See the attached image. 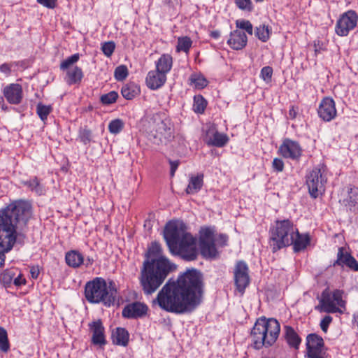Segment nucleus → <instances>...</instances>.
<instances>
[{
  "label": "nucleus",
  "instance_id": "17",
  "mask_svg": "<svg viewBox=\"0 0 358 358\" xmlns=\"http://www.w3.org/2000/svg\"><path fill=\"white\" fill-rule=\"evenodd\" d=\"M148 311L146 304L135 301L128 303L122 311V317L127 319H138L145 316Z\"/></svg>",
  "mask_w": 358,
  "mask_h": 358
},
{
  "label": "nucleus",
  "instance_id": "18",
  "mask_svg": "<svg viewBox=\"0 0 358 358\" xmlns=\"http://www.w3.org/2000/svg\"><path fill=\"white\" fill-rule=\"evenodd\" d=\"M333 266H346L354 271H358V262L343 247L338 248L337 259L333 263Z\"/></svg>",
  "mask_w": 358,
  "mask_h": 358
},
{
  "label": "nucleus",
  "instance_id": "29",
  "mask_svg": "<svg viewBox=\"0 0 358 358\" xmlns=\"http://www.w3.org/2000/svg\"><path fill=\"white\" fill-rule=\"evenodd\" d=\"M22 184L37 195L41 196L45 193V187L40 182L37 177H34L29 180L23 181Z\"/></svg>",
  "mask_w": 358,
  "mask_h": 358
},
{
  "label": "nucleus",
  "instance_id": "32",
  "mask_svg": "<svg viewBox=\"0 0 358 358\" xmlns=\"http://www.w3.org/2000/svg\"><path fill=\"white\" fill-rule=\"evenodd\" d=\"M189 81L191 85L199 90L203 89L208 83L206 78L201 73H198L191 74Z\"/></svg>",
  "mask_w": 358,
  "mask_h": 358
},
{
  "label": "nucleus",
  "instance_id": "45",
  "mask_svg": "<svg viewBox=\"0 0 358 358\" xmlns=\"http://www.w3.org/2000/svg\"><path fill=\"white\" fill-rule=\"evenodd\" d=\"M234 2L241 10L251 12L254 10V5L251 0H234Z\"/></svg>",
  "mask_w": 358,
  "mask_h": 358
},
{
  "label": "nucleus",
  "instance_id": "59",
  "mask_svg": "<svg viewBox=\"0 0 358 358\" xmlns=\"http://www.w3.org/2000/svg\"><path fill=\"white\" fill-rule=\"evenodd\" d=\"M297 111L294 106H292L289 110V115L290 118L294 119L296 117Z\"/></svg>",
  "mask_w": 358,
  "mask_h": 358
},
{
  "label": "nucleus",
  "instance_id": "19",
  "mask_svg": "<svg viewBox=\"0 0 358 358\" xmlns=\"http://www.w3.org/2000/svg\"><path fill=\"white\" fill-rule=\"evenodd\" d=\"M89 329L92 334V343L102 347L106 344L105 329L101 320L89 324Z\"/></svg>",
  "mask_w": 358,
  "mask_h": 358
},
{
  "label": "nucleus",
  "instance_id": "11",
  "mask_svg": "<svg viewBox=\"0 0 358 358\" xmlns=\"http://www.w3.org/2000/svg\"><path fill=\"white\" fill-rule=\"evenodd\" d=\"M215 229L214 227H201L199 231V248L201 255L206 259L215 258L218 254L215 243Z\"/></svg>",
  "mask_w": 358,
  "mask_h": 358
},
{
  "label": "nucleus",
  "instance_id": "56",
  "mask_svg": "<svg viewBox=\"0 0 358 358\" xmlns=\"http://www.w3.org/2000/svg\"><path fill=\"white\" fill-rule=\"evenodd\" d=\"M227 240H228V237L227 235L225 234H220L219 235V238H218V241H219V244L221 245V246H224L227 245Z\"/></svg>",
  "mask_w": 358,
  "mask_h": 358
},
{
  "label": "nucleus",
  "instance_id": "12",
  "mask_svg": "<svg viewBox=\"0 0 358 358\" xmlns=\"http://www.w3.org/2000/svg\"><path fill=\"white\" fill-rule=\"evenodd\" d=\"M234 280L236 289L243 294L247 287L250 285L249 268L244 261H238L234 268Z\"/></svg>",
  "mask_w": 358,
  "mask_h": 358
},
{
  "label": "nucleus",
  "instance_id": "30",
  "mask_svg": "<svg viewBox=\"0 0 358 358\" xmlns=\"http://www.w3.org/2000/svg\"><path fill=\"white\" fill-rule=\"evenodd\" d=\"M140 93L139 87L134 83H128L124 85L121 90L122 96L127 99L131 100Z\"/></svg>",
  "mask_w": 358,
  "mask_h": 358
},
{
  "label": "nucleus",
  "instance_id": "43",
  "mask_svg": "<svg viewBox=\"0 0 358 358\" xmlns=\"http://www.w3.org/2000/svg\"><path fill=\"white\" fill-rule=\"evenodd\" d=\"M255 35L262 42H266L269 38V29L268 26L261 25L256 28Z\"/></svg>",
  "mask_w": 358,
  "mask_h": 358
},
{
  "label": "nucleus",
  "instance_id": "25",
  "mask_svg": "<svg viewBox=\"0 0 358 358\" xmlns=\"http://www.w3.org/2000/svg\"><path fill=\"white\" fill-rule=\"evenodd\" d=\"M65 261L70 267L78 268L84 262V256L78 250H70L66 253Z\"/></svg>",
  "mask_w": 358,
  "mask_h": 358
},
{
  "label": "nucleus",
  "instance_id": "22",
  "mask_svg": "<svg viewBox=\"0 0 358 358\" xmlns=\"http://www.w3.org/2000/svg\"><path fill=\"white\" fill-rule=\"evenodd\" d=\"M248 42V38L243 30L236 29L231 32L229 38L227 41L229 45L234 50H242Z\"/></svg>",
  "mask_w": 358,
  "mask_h": 358
},
{
  "label": "nucleus",
  "instance_id": "14",
  "mask_svg": "<svg viewBox=\"0 0 358 358\" xmlns=\"http://www.w3.org/2000/svg\"><path fill=\"white\" fill-rule=\"evenodd\" d=\"M324 346V343L320 336L316 334H310L307 336L306 350L308 358H326Z\"/></svg>",
  "mask_w": 358,
  "mask_h": 358
},
{
  "label": "nucleus",
  "instance_id": "3",
  "mask_svg": "<svg viewBox=\"0 0 358 358\" xmlns=\"http://www.w3.org/2000/svg\"><path fill=\"white\" fill-rule=\"evenodd\" d=\"M164 238L170 252L187 261L196 259L198 252L196 238L185 230L182 222H169L164 230Z\"/></svg>",
  "mask_w": 358,
  "mask_h": 358
},
{
  "label": "nucleus",
  "instance_id": "61",
  "mask_svg": "<svg viewBox=\"0 0 358 358\" xmlns=\"http://www.w3.org/2000/svg\"><path fill=\"white\" fill-rule=\"evenodd\" d=\"M354 323L358 327V313L354 315Z\"/></svg>",
  "mask_w": 358,
  "mask_h": 358
},
{
  "label": "nucleus",
  "instance_id": "9",
  "mask_svg": "<svg viewBox=\"0 0 358 358\" xmlns=\"http://www.w3.org/2000/svg\"><path fill=\"white\" fill-rule=\"evenodd\" d=\"M327 182V168L324 164H318L314 167L306 176V185L310 195L317 198L325 191V185Z\"/></svg>",
  "mask_w": 358,
  "mask_h": 358
},
{
  "label": "nucleus",
  "instance_id": "6",
  "mask_svg": "<svg viewBox=\"0 0 358 358\" xmlns=\"http://www.w3.org/2000/svg\"><path fill=\"white\" fill-rule=\"evenodd\" d=\"M145 130L153 144L166 145L174 138V129L170 119L164 114L155 113L148 117Z\"/></svg>",
  "mask_w": 358,
  "mask_h": 358
},
{
  "label": "nucleus",
  "instance_id": "52",
  "mask_svg": "<svg viewBox=\"0 0 358 358\" xmlns=\"http://www.w3.org/2000/svg\"><path fill=\"white\" fill-rule=\"evenodd\" d=\"M272 168L275 171L282 172L284 169V162L280 158H275L272 162Z\"/></svg>",
  "mask_w": 358,
  "mask_h": 358
},
{
  "label": "nucleus",
  "instance_id": "33",
  "mask_svg": "<svg viewBox=\"0 0 358 358\" xmlns=\"http://www.w3.org/2000/svg\"><path fill=\"white\" fill-rule=\"evenodd\" d=\"M67 83L69 85H74L79 83L81 81L83 77V73L80 67L75 66L73 69L67 71Z\"/></svg>",
  "mask_w": 358,
  "mask_h": 358
},
{
  "label": "nucleus",
  "instance_id": "49",
  "mask_svg": "<svg viewBox=\"0 0 358 358\" xmlns=\"http://www.w3.org/2000/svg\"><path fill=\"white\" fill-rule=\"evenodd\" d=\"M162 250V249L161 245L159 243L152 242L151 244V246L149 248V253L150 255L155 257H156L155 259H157L159 257H162L161 255Z\"/></svg>",
  "mask_w": 358,
  "mask_h": 358
},
{
  "label": "nucleus",
  "instance_id": "57",
  "mask_svg": "<svg viewBox=\"0 0 358 358\" xmlns=\"http://www.w3.org/2000/svg\"><path fill=\"white\" fill-rule=\"evenodd\" d=\"M0 71L5 74H9L10 73V67L8 64H3L0 66Z\"/></svg>",
  "mask_w": 358,
  "mask_h": 358
},
{
  "label": "nucleus",
  "instance_id": "31",
  "mask_svg": "<svg viewBox=\"0 0 358 358\" xmlns=\"http://www.w3.org/2000/svg\"><path fill=\"white\" fill-rule=\"evenodd\" d=\"M228 141L229 138L226 134L215 131L207 141V144L222 148L227 143Z\"/></svg>",
  "mask_w": 358,
  "mask_h": 358
},
{
  "label": "nucleus",
  "instance_id": "48",
  "mask_svg": "<svg viewBox=\"0 0 358 358\" xmlns=\"http://www.w3.org/2000/svg\"><path fill=\"white\" fill-rule=\"evenodd\" d=\"M115 48V44L113 41L105 42L102 44L101 50L108 57H110Z\"/></svg>",
  "mask_w": 358,
  "mask_h": 358
},
{
  "label": "nucleus",
  "instance_id": "16",
  "mask_svg": "<svg viewBox=\"0 0 358 358\" xmlns=\"http://www.w3.org/2000/svg\"><path fill=\"white\" fill-rule=\"evenodd\" d=\"M317 113L324 122H330L334 120L337 114L334 99L329 96L323 98L320 103Z\"/></svg>",
  "mask_w": 358,
  "mask_h": 358
},
{
  "label": "nucleus",
  "instance_id": "58",
  "mask_svg": "<svg viewBox=\"0 0 358 358\" xmlns=\"http://www.w3.org/2000/svg\"><path fill=\"white\" fill-rule=\"evenodd\" d=\"M31 275L33 278L36 279L39 275V270L38 268H31Z\"/></svg>",
  "mask_w": 358,
  "mask_h": 358
},
{
  "label": "nucleus",
  "instance_id": "5",
  "mask_svg": "<svg viewBox=\"0 0 358 358\" xmlns=\"http://www.w3.org/2000/svg\"><path fill=\"white\" fill-rule=\"evenodd\" d=\"M117 289L113 280L107 284L105 279L96 277L85 286V296L90 303H103L106 307L113 306L117 299Z\"/></svg>",
  "mask_w": 358,
  "mask_h": 358
},
{
  "label": "nucleus",
  "instance_id": "47",
  "mask_svg": "<svg viewBox=\"0 0 358 358\" xmlns=\"http://www.w3.org/2000/svg\"><path fill=\"white\" fill-rule=\"evenodd\" d=\"M236 27L238 28H239L240 30L241 29L245 30L250 35L252 34V31H253L252 24L248 20H237L236 21Z\"/></svg>",
  "mask_w": 358,
  "mask_h": 358
},
{
  "label": "nucleus",
  "instance_id": "51",
  "mask_svg": "<svg viewBox=\"0 0 358 358\" xmlns=\"http://www.w3.org/2000/svg\"><path fill=\"white\" fill-rule=\"evenodd\" d=\"M332 322V317L330 315L324 316L320 324L321 329L324 332H327L329 324Z\"/></svg>",
  "mask_w": 358,
  "mask_h": 358
},
{
  "label": "nucleus",
  "instance_id": "15",
  "mask_svg": "<svg viewBox=\"0 0 358 358\" xmlns=\"http://www.w3.org/2000/svg\"><path fill=\"white\" fill-rule=\"evenodd\" d=\"M278 152L284 158L297 161L302 155V148L297 141L285 138L280 145Z\"/></svg>",
  "mask_w": 358,
  "mask_h": 358
},
{
  "label": "nucleus",
  "instance_id": "8",
  "mask_svg": "<svg viewBox=\"0 0 358 358\" xmlns=\"http://www.w3.org/2000/svg\"><path fill=\"white\" fill-rule=\"evenodd\" d=\"M297 228L289 219L276 220L269 230V245L273 252L292 245Z\"/></svg>",
  "mask_w": 358,
  "mask_h": 358
},
{
  "label": "nucleus",
  "instance_id": "55",
  "mask_svg": "<svg viewBox=\"0 0 358 358\" xmlns=\"http://www.w3.org/2000/svg\"><path fill=\"white\" fill-rule=\"evenodd\" d=\"M169 162L171 166L170 175L171 177H173L175 175V172L176 171L180 164V162L178 160L172 161L171 159H169Z\"/></svg>",
  "mask_w": 358,
  "mask_h": 358
},
{
  "label": "nucleus",
  "instance_id": "46",
  "mask_svg": "<svg viewBox=\"0 0 358 358\" xmlns=\"http://www.w3.org/2000/svg\"><path fill=\"white\" fill-rule=\"evenodd\" d=\"M80 58L79 54L76 53L74 55H72L71 56L69 57L66 59H64L63 62H62L60 64V69L62 71H65L68 69L71 65L75 64L78 61Z\"/></svg>",
  "mask_w": 358,
  "mask_h": 358
},
{
  "label": "nucleus",
  "instance_id": "39",
  "mask_svg": "<svg viewBox=\"0 0 358 358\" xmlns=\"http://www.w3.org/2000/svg\"><path fill=\"white\" fill-rule=\"evenodd\" d=\"M192 44V41L189 37L185 36L179 38L178 40V45L176 46L177 52L182 51L187 52L189 50Z\"/></svg>",
  "mask_w": 358,
  "mask_h": 358
},
{
  "label": "nucleus",
  "instance_id": "62",
  "mask_svg": "<svg viewBox=\"0 0 358 358\" xmlns=\"http://www.w3.org/2000/svg\"><path fill=\"white\" fill-rule=\"evenodd\" d=\"M87 266H88L89 264H92L93 262V260L91 259L90 258H87Z\"/></svg>",
  "mask_w": 358,
  "mask_h": 358
},
{
  "label": "nucleus",
  "instance_id": "44",
  "mask_svg": "<svg viewBox=\"0 0 358 358\" xmlns=\"http://www.w3.org/2000/svg\"><path fill=\"white\" fill-rule=\"evenodd\" d=\"M128 76V69L125 65H120L116 67L114 72V77L117 81L124 80Z\"/></svg>",
  "mask_w": 358,
  "mask_h": 358
},
{
  "label": "nucleus",
  "instance_id": "37",
  "mask_svg": "<svg viewBox=\"0 0 358 358\" xmlns=\"http://www.w3.org/2000/svg\"><path fill=\"white\" fill-rule=\"evenodd\" d=\"M52 111V107L50 105H44L42 103H38L36 106V113L40 119L45 122L48 116Z\"/></svg>",
  "mask_w": 358,
  "mask_h": 358
},
{
  "label": "nucleus",
  "instance_id": "41",
  "mask_svg": "<svg viewBox=\"0 0 358 358\" xmlns=\"http://www.w3.org/2000/svg\"><path fill=\"white\" fill-rule=\"evenodd\" d=\"M124 122L120 119L111 120L108 124V130L113 134H119L124 128Z\"/></svg>",
  "mask_w": 358,
  "mask_h": 358
},
{
  "label": "nucleus",
  "instance_id": "10",
  "mask_svg": "<svg viewBox=\"0 0 358 358\" xmlns=\"http://www.w3.org/2000/svg\"><path fill=\"white\" fill-rule=\"evenodd\" d=\"M343 292L336 289L331 292L325 289L321 294L319 304L315 306V310L320 313H341L338 306L344 307L345 301L342 299Z\"/></svg>",
  "mask_w": 358,
  "mask_h": 358
},
{
  "label": "nucleus",
  "instance_id": "21",
  "mask_svg": "<svg viewBox=\"0 0 358 358\" xmlns=\"http://www.w3.org/2000/svg\"><path fill=\"white\" fill-rule=\"evenodd\" d=\"M166 81V76L157 70L150 71L145 78L148 87L152 90L162 87Z\"/></svg>",
  "mask_w": 358,
  "mask_h": 358
},
{
  "label": "nucleus",
  "instance_id": "7",
  "mask_svg": "<svg viewBox=\"0 0 358 358\" xmlns=\"http://www.w3.org/2000/svg\"><path fill=\"white\" fill-rule=\"evenodd\" d=\"M280 331L278 321L274 318H258L251 330L250 338L256 349L262 346H271L277 340Z\"/></svg>",
  "mask_w": 358,
  "mask_h": 358
},
{
  "label": "nucleus",
  "instance_id": "63",
  "mask_svg": "<svg viewBox=\"0 0 358 358\" xmlns=\"http://www.w3.org/2000/svg\"><path fill=\"white\" fill-rule=\"evenodd\" d=\"M315 52H316V53H317V52H320V47H318V48H317V47L316 43H315Z\"/></svg>",
  "mask_w": 358,
  "mask_h": 358
},
{
  "label": "nucleus",
  "instance_id": "23",
  "mask_svg": "<svg viewBox=\"0 0 358 358\" xmlns=\"http://www.w3.org/2000/svg\"><path fill=\"white\" fill-rule=\"evenodd\" d=\"M310 238L308 234H300L297 229V232L293 237L292 245L294 252H301L306 248L310 244Z\"/></svg>",
  "mask_w": 358,
  "mask_h": 358
},
{
  "label": "nucleus",
  "instance_id": "40",
  "mask_svg": "<svg viewBox=\"0 0 358 358\" xmlns=\"http://www.w3.org/2000/svg\"><path fill=\"white\" fill-rule=\"evenodd\" d=\"M118 96V93L117 92L110 91L107 94H102L100 96V101L103 105L108 106L116 102Z\"/></svg>",
  "mask_w": 358,
  "mask_h": 358
},
{
  "label": "nucleus",
  "instance_id": "20",
  "mask_svg": "<svg viewBox=\"0 0 358 358\" xmlns=\"http://www.w3.org/2000/svg\"><path fill=\"white\" fill-rule=\"evenodd\" d=\"M3 94L9 103L17 105L22 99V87L20 84L12 83L4 87Z\"/></svg>",
  "mask_w": 358,
  "mask_h": 358
},
{
  "label": "nucleus",
  "instance_id": "36",
  "mask_svg": "<svg viewBox=\"0 0 358 358\" xmlns=\"http://www.w3.org/2000/svg\"><path fill=\"white\" fill-rule=\"evenodd\" d=\"M207 106V101L201 95L194 96L193 110L195 113L201 114L204 112Z\"/></svg>",
  "mask_w": 358,
  "mask_h": 358
},
{
  "label": "nucleus",
  "instance_id": "64",
  "mask_svg": "<svg viewBox=\"0 0 358 358\" xmlns=\"http://www.w3.org/2000/svg\"><path fill=\"white\" fill-rule=\"evenodd\" d=\"M256 2H263L264 0H255Z\"/></svg>",
  "mask_w": 358,
  "mask_h": 358
},
{
  "label": "nucleus",
  "instance_id": "50",
  "mask_svg": "<svg viewBox=\"0 0 358 358\" xmlns=\"http://www.w3.org/2000/svg\"><path fill=\"white\" fill-rule=\"evenodd\" d=\"M273 75V69L271 66H264L262 69L260 76L266 83L271 80Z\"/></svg>",
  "mask_w": 358,
  "mask_h": 358
},
{
  "label": "nucleus",
  "instance_id": "54",
  "mask_svg": "<svg viewBox=\"0 0 358 358\" xmlns=\"http://www.w3.org/2000/svg\"><path fill=\"white\" fill-rule=\"evenodd\" d=\"M26 283V280L22 277V275L19 273L18 275L14 277L13 284L17 287H20Z\"/></svg>",
  "mask_w": 358,
  "mask_h": 358
},
{
  "label": "nucleus",
  "instance_id": "35",
  "mask_svg": "<svg viewBox=\"0 0 358 358\" xmlns=\"http://www.w3.org/2000/svg\"><path fill=\"white\" fill-rule=\"evenodd\" d=\"M345 206L350 208L355 206L358 203V188L351 187L348 192V196L344 200Z\"/></svg>",
  "mask_w": 358,
  "mask_h": 358
},
{
  "label": "nucleus",
  "instance_id": "42",
  "mask_svg": "<svg viewBox=\"0 0 358 358\" xmlns=\"http://www.w3.org/2000/svg\"><path fill=\"white\" fill-rule=\"evenodd\" d=\"M10 345L6 330L0 327V350L4 352L8 351Z\"/></svg>",
  "mask_w": 358,
  "mask_h": 358
},
{
  "label": "nucleus",
  "instance_id": "53",
  "mask_svg": "<svg viewBox=\"0 0 358 358\" xmlns=\"http://www.w3.org/2000/svg\"><path fill=\"white\" fill-rule=\"evenodd\" d=\"M43 6L49 9H53L57 6V0H36Z\"/></svg>",
  "mask_w": 358,
  "mask_h": 358
},
{
  "label": "nucleus",
  "instance_id": "13",
  "mask_svg": "<svg viewBox=\"0 0 358 358\" xmlns=\"http://www.w3.org/2000/svg\"><path fill=\"white\" fill-rule=\"evenodd\" d=\"M358 15L353 10H349L343 13L338 20L335 31L340 36H346L354 29L357 24Z\"/></svg>",
  "mask_w": 358,
  "mask_h": 358
},
{
  "label": "nucleus",
  "instance_id": "38",
  "mask_svg": "<svg viewBox=\"0 0 358 358\" xmlns=\"http://www.w3.org/2000/svg\"><path fill=\"white\" fill-rule=\"evenodd\" d=\"M78 139L84 145L89 144L92 140V131L86 127H80L78 131Z\"/></svg>",
  "mask_w": 358,
  "mask_h": 358
},
{
  "label": "nucleus",
  "instance_id": "28",
  "mask_svg": "<svg viewBox=\"0 0 358 358\" xmlns=\"http://www.w3.org/2000/svg\"><path fill=\"white\" fill-rule=\"evenodd\" d=\"M285 338L290 347L299 348L301 339L292 327L285 326Z\"/></svg>",
  "mask_w": 358,
  "mask_h": 358
},
{
  "label": "nucleus",
  "instance_id": "4",
  "mask_svg": "<svg viewBox=\"0 0 358 358\" xmlns=\"http://www.w3.org/2000/svg\"><path fill=\"white\" fill-rule=\"evenodd\" d=\"M170 270V262L164 257L145 261L139 277L143 293L145 295H150L155 292L166 279Z\"/></svg>",
  "mask_w": 358,
  "mask_h": 358
},
{
  "label": "nucleus",
  "instance_id": "26",
  "mask_svg": "<svg viewBox=\"0 0 358 358\" xmlns=\"http://www.w3.org/2000/svg\"><path fill=\"white\" fill-rule=\"evenodd\" d=\"M129 332L124 328L117 327L112 332V341L115 345L127 346L129 343Z\"/></svg>",
  "mask_w": 358,
  "mask_h": 358
},
{
  "label": "nucleus",
  "instance_id": "60",
  "mask_svg": "<svg viewBox=\"0 0 358 358\" xmlns=\"http://www.w3.org/2000/svg\"><path fill=\"white\" fill-rule=\"evenodd\" d=\"M210 36L215 39H217L220 36V32L218 30H215L210 32Z\"/></svg>",
  "mask_w": 358,
  "mask_h": 358
},
{
  "label": "nucleus",
  "instance_id": "1",
  "mask_svg": "<svg viewBox=\"0 0 358 358\" xmlns=\"http://www.w3.org/2000/svg\"><path fill=\"white\" fill-rule=\"evenodd\" d=\"M203 293L201 273L192 268L180 275L176 280H169L155 301L162 309L181 314L194 310L201 303Z\"/></svg>",
  "mask_w": 358,
  "mask_h": 358
},
{
  "label": "nucleus",
  "instance_id": "34",
  "mask_svg": "<svg viewBox=\"0 0 358 358\" xmlns=\"http://www.w3.org/2000/svg\"><path fill=\"white\" fill-rule=\"evenodd\" d=\"M17 272V269H6L0 275V281L6 287H9L13 284V278Z\"/></svg>",
  "mask_w": 358,
  "mask_h": 358
},
{
  "label": "nucleus",
  "instance_id": "27",
  "mask_svg": "<svg viewBox=\"0 0 358 358\" xmlns=\"http://www.w3.org/2000/svg\"><path fill=\"white\" fill-rule=\"evenodd\" d=\"M203 185V174L199 173L189 178V184L186 188L187 194H195L199 192Z\"/></svg>",
  "mask_w": 358,
  "mask_h": 358
},
{
  "label": "nucleus",
  "instance_id": "24",
  "mask_svg": "<svg viewBox=\"0 0 358 358\" xmlns=\"http://www.w3.org/2000/svg\"><path fill=\"white\" fill-rule=\"evenodd\" d=\"M156 70L165 74L170 72L173 66V57L170 54H163L155 62Z\"/></svg>",
  "mask_w": 358,
  "mask_h": 358
},
{
  "label": "nucleus",
  "instance_id": "2",
  "mask_svg": "<svg viewBox=\"0 0 358 358\" xmlns=\"http://www.w3.org/2000/svg\"><path fill=\"white\" fill-rule=\"evenodd\" d=\"M31 204L17 200L0 210V268L5 264V253L9 252L16 241V229L25 227L31 217Z\"/></svg>",
  "mask_w": 358,
  "mask_h": 358
}]
</instances>
